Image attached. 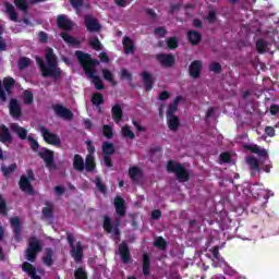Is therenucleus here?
<instances>
[{
  "instance_id": "obj_12",
  "label": "nucleus",
  "mask_w": 279,
  "mask_h": 279,
  "mask_svg": "<svg viewBox=\"0 0 279 279\" xmlns=\"http://www.w3.org/2000/svg\"><path fill=\"white\" fill-rule=\"evenodd\" d=\"M118 254L120 255L121 260L124 265H129V263H132V254L130 253V246H128V242H121L118 247Z\"/></svg>"
},
{
  "instance_id": "obj_13",
  "label": "nucleus",
  "mask_w": 279,
  "mask_h": 279,
  "mask_svg": "<svg viewBox=\"0 0 279 279\" xmlns=\"http://www.w3.org/2000/svg\"><path fill=\"white\" fill-rule=\"evenodd\" d=\"M156 60L161 64V66H166L171 69L173 64H175V57L171 53H159L156 56Z\"/></svg>"
},
{
  "instance_id": "obj_29",
  "label": "nucleus",
  "mask_w": 279,
  "mask_h": 279,
  "mask_svg": "<svg viewBox=\"0 0 279 279\" xmlns=\"http://www.w3.org/2000/svg\"><path fill=\"white\" fill-rule=\"evenodd\" d=\"M182 101V96H177L173 100V102H171L168 106L167 109V117H175V112H178V106L179 104Z\"/></svg>"
},
{
  "instance_id": "obj_23",
  "label": "nucleus",
  "mask_w": 279,
  "mask_h": 279,
  "mask_svg": "<svg viewBox=\"0 0 279 279\" xmlns=\"http://www.w3.org/2000/svg\"><path fill=\"white\" fill-rule=\"evenodd\" d=\"M22 270L31 277V279H43L36 274V267L28 262L22 264Z\"/></svg>"
},
{
  "instance_id": "obj_33",
  "label": "nucleus",
  "mask_w": 279,
  "mask_h": 279,
  "mask_svg": "<svg viewBox=\"0 0 279 279\" xmlns=\"http://www.w3.org/2000/svg\"><path fill=\"white\" fill-rule=\"evenodd\" d=\"M97 169V162L95 161V156L87 155L85 158V170L87 173H93Z\"/></svg>"
},
{
  "instance_id": "obj_63",
  "label": "nucleus",
  "mask_w": 279,
  "mask_h": 279,
  "mask_svg": "<svg viewBox=\"0 0 279 279\" xmlns=\"http://www.w3.org/2000/svg\"><path fill=\"white\" fill-rule=\"evenodd\" d=\"M206 20L208 21V23L213 24V23H217V12L216 11H209Z\"/></svg>"
},
{
  "instance_id": "obj_28",
  "label": "nucleus",
  "mask_w": 279,
  "mask_h": 279,
  "mask_svg": "<svg viewBox=\"0 0 279 279\" xmlns=\"http://www.w3.org/2000/svg\"><path fill=\"white\" fill-rule=\"evenodd\" d=\"M122 45L126 56H130V53H134V51H136V48L134 47V40L128 36L123 37Z\"/></svg>"
},
{
  "instance_id": "obj_7",
  "label": "nucleus",
  "mask_w": 279,
  "mask_h": 279,
  "mask_svg": "<svg viewBox=\"0 0 279 279\" xmlns=\"http://www.w3.org/2000/svg\"><path fill=\"white\" fill-rule=\"evenodd\" d=\"M39 158L44 160L46 169L49 171H58V165L56 163V153L49 148H43L38 153Z\"/></svg>"
},
{
  "instance_id": "obj_30",
  "label": "nucleus",
  "mask_w": 279,
  "mask_h": 279,
  "mask_svg": "<svg viewBox=\"0 0 279 279\" xmlns=\"http://www.w3.org/2000/svg\"><path fill=\"white\" fill-rule=\"evenodd\" d=\"M167 123L169 130L172 132H178L180 129V118L178 116H167Z\"/></svg>"
},
{
  "instance_id": "obj_3",
  "label": "nucleus",
  "mask_w": 279,
  "mask_h": 279,
  "mask_svg": "<svg viewBox=\"0 0 279 279\" xmlns=\"http://www.w3.org/2000/svg\"><path fill=\"white\" fill-rule=\"evenodd\" d=\"M168 173H174L179 182H189L191 180V173L184 168V166L174 160H169L167 162Z\"/></svg>"
},
{
  "instance_id": "obj_26",
  "label": "nucleus",
  "mask_w": 279,
  "mask_h": 279,
  "mask_svg": "<svg viewBox=\"0 0 279 279\" xmlns=\"http://www.w3.org/2000/svg\"><path fill=\"white\" fill-rule=\"evenodd\" d=\"M73 169L75 171H77L78 173L84 172L85 162H84V157H82V155H80V154L74 155Z\"/></svg>"
},
{
  "instance_id": "obj_6",
  "label": "nucleus",
  "mask_w": 279,
  "mask_h": 279,
  "mask_svg": "<svg viewBox=\"0 0 279 279\" xmlns=\"http://www.w3.org/2000/svg\"><path fill=\"white\" fill-rule=\"evenodd\" d=\"M16 86V80L12 76H5L2 82L0 81V101L5 104L8 95H12V88Z\"/></svg>"
},
{
  "instance_id": "obj_60",
  "label": "nucleus",
  "mask_w": 279,
  "mask_h": 279,
  "mask_svg": "<svg viewBox=\"0 0 279 279\" xmlns=\"http://www.w3.org/2000/svg\"><path fill=\"white\" fill-rule=\"evenodd\" d=\"M27 141L29 143L31 149H33V151H38V148L40 147V144H38V141H36L32 136H28Z\"/></svg>"
},
{
  "instance_id": "obj_48",
  "label": "nucleus",
  "mask_w": 279,
  "mask_h": 279,
  "mask_svg": "<svg viewBox=\"0 0 279 279\" xmlns=\"http://www.w3.org/2000/svg\"><path fill=\"white\" fill-rule=\"evenodd\" d=\"M210 215L216 219V221L221 222L226 221V217H228V211H211Z\"/></svg>"
},
{
  "instance_id": "obj_55",
  "label": "nucleus",
  "mask_w": 279,
  "mask_h": 279,
  "mask_svg": "<svg viewBox=\"0 0 279 279\" xmlns=\"http://www.w3.org/2000/svg\"><path fill=\"white\" fill-rule=\"evenodd\" d=\"M74 278L75 279H88V274L86 272V270H84L82 267H80L74 271Z\"/></svg>"
},
{
  "instance_id": "obj_31",
  "label": "nucleus",
  "mask_w": 279,
  "mask_h": 279,
  "mask_svg": "<svg viewBox=\"0 0 279 279\" xmlns=\"http://www.w3.org/2000/svg\"><path fill=\"white\" fill-rule=\"evenodd\" d=\"M244 148L252 151V154H257V156H260L262 158H267V150H265V148H260V146L256 144L245 145Z\"/></svg>"
},
{
  "instance_id": "obj_8",
  "label": "nucleus",
  "mask_w": 279,
  "mask_h": 279,
  "mask_svg": "<svg viewBox=\"0 0 279 279\" xmlns=\"http://www.w3.org/2000/svg\"><path fill=\"white\" fill-rule=\"evenodd\" d=\"M121 226V222L117 219L112 221V219L109 216H104V222L102 228L107 234H113L114 239L119 241L121 239V230L119 227Z\"/></svg>"
},
{
  "instance_id": "obj_35",
  "label": "nucleus",
  "mask_w": 279,
  "mask_h": 279,
  "mask_svg": "<svg viewBox=\"0 0 279 279\" xmlns=\"http://www.w3.org/2000/svg\"><path fill=\"white\" fill-rule=\"evenodd\" d=\"M142 173H143V171L141 170V168H138L136 166H133L129 169V177L134 184H137L138 177H141Z\"/></svg>"
},
{
  "instance_id": "obj_27",
  "label": "nucleus",
  "mask_w": 279,
  "mask_h": 279,
  "mask_svg": "<svg viewBox=\"0 0 279 279\" xmlns=\"http://www.w3.org/2000/svg\"><path fill=\"white\" fill-rule=\"evenodd\" d=\"M61 38L66 43V45H70V47H82V41H80L77 38L69 35V33H61Z\"/></svg>"
},
{
  "instance_id": "obj_37",
  "label": "nucleus",
  "mask_w": 279,
  "mask_h": 279,
  "mask_svg": "<svg viewBox=\"0 0 279 279\" xmlns=\"http://www.w3.org/2000/svg\"><path fill=\"white\" fill-rule=\"evenodd\" d=\"M114 144L110 142H104L102 143V154L104 156H112L114 154Z\"/></svg>"
},
{
  "instance_id": "obj_25",
  "label": "nucleus",
  "mask_w": 279,
  "mask_h": 279,
  "mask_svg": "<svg viewBox=\"0 0 279 279\" xmlns=\"http://www.w3.org/2000/svg\"><path fill=\"white\" fill-rule=\"evenodd\" d=\"M111 116L114 123H121V121H123V108H121L120 104H116L111 108Z\"/></svg>"
},
{
  "instance_id": "obj_57",
  "label": "nucleus",
  "mask_w": 279,
  "mask_h": 279,
  "mask_svg": "<svg viewBox=\"0 0 279 279\" xmlns=\"http://www.w3.org/2000/svg\"><path fill=\"white\" fill-rule=\"evenodd\" d=\"M95 185H96V189H98V191L100 192V193H104V194H106V184H104V182H101V178L100 177H96L95 178Z\"/></svg>"
},
{
  "instance_id": "obj_51",
  "label": "nucleus",
  "mask_w": 279,
  "mask_h": 279,
  "mask_svg": "<svg viewBox=\"0 0 279 279\" xmlns=\"http://www.w3.org/2000/svg\"><path fill=\"white\" fill-rule=\"evenodd\" d=\"M92 104L94 106H101L104 104V95L101 93H95L92 95Z\"/></svg>"
},
{
  "instance_id": "obj_14",
  "label": "nucleus",
  "mask_w": 279,
  "mask_h": 279,
  "mask_svg": "<svg viewBox=\"0 0 279 279\" xmlns=\"http://www.w3.org/2000/svg\"><path fill=\"white\" fill-rule=\"evenodd\" d=\"M203 63L199 60H194L189 66L190 77L197 80L202 75Z\"/></svg>"
},
{
  "instance_id": "obj_22",
  "label": "nucleus",
  "mask_w": 279,
  "mask_h": 279,
  "mask_svg": "<svg viewBox=\"0 0 279 279\" xmlns=\"http://www.w3.org/2000/svg\"><path fill=\"white\" fill-rule=\"evenodd\" d=\"M186 38L192 47H197L202 43V34L197 31H189Z\"/></svg>"
},
{
  "instance_id": "obj_21",
  "label": "nucleus",
  "mask_w": 279,
  "mask_h": 279,
  "mask_svg": "<svg viewBox=\"0 0 279 279\" xmlns=\"http://www.w3.org/2000/svg\"><path fill=\"white\" fill-rule=\"evenodd\" d=\"M142 269L145 278H149L150 269H151V257L149 254L144 253L142 256Z\"/></svg>"
},
{
  "instance_id": "obj_56",
  "label": "nucleus",
  "mask_w": 279,
  "mask_h": 279,
  "mask_svg": "<svg viewBox=\"0 0 279 279\" xmlns=\"http://www.w3.org/2000/svg\"><path fill=\"white\" fill-rule=\"evenodd\" d=\"M179 43L178 37H169L167 39V46L169 49H178Z\"/></svg>"
},
{
  "instance_id": "obj_34",
  "label": "nucleus",
  "mask_w": 279,
  "mask_h": 279,
  "mask_svg": "<svg viewBox=\"0 0 279 279\" xmlns=\"http://www.w3.org/2000/svg\"><path fill=\"white\" fill-rule=\"evenodd\" d=\"M5 10L7 14L9 15L10 20L14 23L19 22V14L16 13V9H14V5L10 2L5 3Z\"/></svg>"
},
{
  "instance_id": "obj_59",
  "label": "nucleus",
  "mask_w": 279,
  "mask_h": 279,
  "mask_svg": "<svg viewBox=\"0 0 279 279\" xmlns=\"http://www.w3.org/2000/svg\"><path fill=\"white\" fill-rule=\"evenodd\" d=\"M209 71L211 73H216V74H219L221 73L222 69H221V63L219 62H213L210 65H209Z\"/></svg>"
},
{
  "instance_id": "obj_15",
  "label": "nucleus",
  "mask_w": 279,
  "mask_h": 279,
  "mask_svg": "<svg viewBox=\"0 0 279 279\" xmlns=\"http://www.w3.org/2000/svg\"><path fill=\"white\" fill-rule=\"evenodd\" d=\"M142 82L146 93H149L154 88V84H156V78L154 75H151V73L144 71L142 72Z\"/></svg>"
},
{
  "instance_id": "obj_10",
  "label": "nucleus",
  "mask_w": 279,
  "mask_h": 279,
  "mask_svg": "<svg viewBox=\"0 0 279 279\" xmlns=\"http://www.w3.org/2000/svg\"><path fill=\"white\" fill-rule=\"evenodd\" d=\"M52 110L57 117L64 119L65 121H73V111L71 109L64 107L61 104L52 105Z\"/></svg>"
},
{
  "instance_id": "obj_40",
  "label": "nucleus",
  "mask_w": 279,
  "mask_h": 279,
  "mask_svg": "<svg viewBox=\"0 0 279 279\" xmlns=\"http://www.w3.org/2000/svg\"><path fill=\"white\" fill-rule=\"evenodd\" d=\"M204 221H206V219L202 216H198L196 219L190 220L189 226L192 230L195 228H202L204 226Z\"/></svg>"
},
{
  "instance_id": "obj_49",
  "label": "nucleus",
  "mask_w": 279,
  "mask_h": 279,
  "mask_svg": "<svg viewBox=\"0 0 279 279\" xmlns=\"http://www.w3.org/2000/svg\"><path fill=\"white\" fill-rule=\"evenodd\" d=\"M38 252L32 251V248H26V260H29V263H36V258H38Z\"/></svg>"
},
{
  "instance_id": "obj_47",
  "label": "nucleus",
  "mask_w": 279,
  "mask_h": 279,
  "mask_svg": "<svg viewBox=\"0 0 279 279\" xmlns=\"http://www.w3.org/2000/svg\"><path fill=\"white\" fill-rule=\"evenodd\" d=\"M120 78L121 80H126V82L130 83L131 88H134V85L132 84L134 78L132 77V74L130 73V71H128L126 69H122L121 74H120Z\"/></svg>"
},
{
  "instance_id": "obj_20",
  "label": "nucleus",
  "mask_w": 279,
  "mask_h": 279,
  "mask_svg": "<svg viewBox=\"0 0 279 279\" xmlns=\"http://www.w3.org/2000/svg\"><path fill=\"white\" fill-rule=\"evenodd\" d=\"M11 228H13V235L15 241H21L22 229H21V219L19 217L11 218Z\"/></svg>"
},
{
  "instance_id": "obj_42",
  "label": "nucleus",
  "mask_w": 279,
  "mask_h": 279,
  "mask_svg": "<svg viewBox=\"0 0 279 279\" xmlns=\"http://www.w3.org/2000/svg\"><path fill=\"white\" fill-rule=\"evenodd\" d=\"M14 4L21 12L27 13V10H29L27 0H14Z\"/></svg>"
},
{
  "instance_id": "obj_32",
  "label": "nucleus",
  "mask_w": 279,
  "mask_h": 279,
  "mask_svg": "<svg viewBox=\"0 0 279 279\" xmlns=\"http://www.w3.org/2000/svg\"><path fill=\"white\" fill-rule=\"evenodd\" d=\"M28 250H32L33 252L40 253L43 252V244L40 243V240L36 236H32L28 240Z\"/></svg>"
},
{
  "instance_id": "obj_17",
  "label": "nucleus",
  "mask_w": 279,
  "mask_h": 279,
  "mask_svg": "<svg viewBox=\"0 0 279 279\" xmlns=\"http://www.w3.org/2000/svg\"><path fill=\"white\" fill-rule=\"evenodd\" d=\"M12 133H10V129L5 124L0 125V143L3 145H12Z\"/></svg>"
},
{
  "instance_id": "obj_45",
  "label": "nucleus",
  "mask_w": 279,
  "mask_h": 279,
  "mask_svg": "<svg viewBox=\"0 0 279 279\" xmlns=\"http://www.w3.org/2000/svg\"><path fill=\"white\" fill-rule=\"evenodd\" d=\"M23 101L26 106H32L34 104V93L32 90H24L23 92Z\"/></svg>"
},
{
  "instance_id": "obj_44",
  "label": "nucleus",
  "mask_w": 279,
  "mask_h": 279,
  "mask_svg": "<svg viewBox=\"0 0 279 279\" xmlns=\"http://www.w3.org/2000/svg\"><path fill=\"white\" fill-rule=\"evenodd\" d=\"M1 171L4 175V178H10L14 171H16V163H11L9 167L8 166H2Z\"/></svg>"
},
{
  "instance_id": "obj_18",
  "label": "nucleus",
  "mask_w": 279,
  "mask_h": 279,
  "mask_svg": "<svg viewBox=\"0 0 279 279\" xmlns=\"http://www.w3.org/2000/svg\"><path fill=\"white\" fill-rule=\"evenodd\" d=\"M9 110L13 119H21L23 111L21 110V105H19V100L16 98H12L10 100Z\"/></svg>"
},
{
  "instance_id": "obj_9",
  "label": "nucleus",
  "mask_w": 279,
  "mask_h": 279,
  "mask_svg": "<svg viewBox=\"0 0 279 279\" xmlns=\"http://www.w3.org/2000/svg\"><path fill=\"white\" fill-rule=\"evenodd\" d=\"M41 136L48 145H53L54 147H58L61 145L62 141L60 140V136H58L56 133H51L47 128L40 126Z\"/></svg>"
},
{
  "instance_id": "obj_38",
  "label": "nucleus",
  "mask_w": 279,
  "mask_h": 279,
  "mask_svg": "<svg viewBox=\"0 0 279 279\" xmlns=\"http://www.w3.org/2000/svg\"><path fill=\"white\" fill-rule=\"evenodd\" d=\"M116 210H125V198L117 195L113 199Z\"/></svg>"
},
{
  "instance_id": "obj_61",
  "label": "nucleus",
  "mask_w": 279,
  "mask_h": 279,
  "mask_svg": "<svg viewBox=\"0 0 279 279\" xmlns=\"http://www.w3.org/2000/svg\"><path fill=\"white\" fill-rule=\"evenodd\" d=\"M38 40L43 45H47L49 43V35L45 31H41L38 33Z\"/></svg>"
},
{
  "instance_id": "obj_46",
  "label": "nucleus",
  "mask_w": 279,
  "mask_h": 279,
  "mask_svg": "<svg viewBox=\"0 0 279 279\" xmlns=\"http://www.w3.org/2000/svg\"><path fill=\"white\" fill-rule=\"evenodd\" d=\"M102 77L107 82H110L112 84V86H117V82L114 81V74H112V72H110V70L104 69L102 70Z\"/></svg>"
},
{
  "instance_id": "obj_58",
  "label": "nucleus",
  "mask_w": 279,
  "mask_h": 279,
  "mask_svg": "<svg viewBox=\"0 0 279 279\" xmlns=\"http://www.w3.org/2000/svg\"><path fill=\"white\" fill-rule=\"evenodd\" d=\"M89 45L92 48L95 49V51H101V41H99L98 37H94L90 41Z\"/></svg>"
},
{
  "instance_id": "obj_39",
  "label": "nucleus",
  "mask_w": 279,
  "mask_h": 279,
  "mask_svg": "<svg viewBox=\"0 0 279 279\" xmlns=\"http://www.w3.org/2000/svg\"><path fill=\"white\" fill-rule=\"evenodd\" d=\"M121 132L124 138H130L131 141H134L136 138V134H134V131H132V128H130V125L122 126Z\"/></svg>"
},
{
  "instance_id": "obj_64",
  "label": "nucleus",
  "mask_w": 279,
  "mask_h": 279,
  "mask_svg": "<svg viewBox=\"0 0 279 279\" xmlns=\"http://www.w3.org/2000/svg\"><path fill=\"white\" fill-rule=\"evenodd\" d=\"M211 279H245V278L239 277V274L235 272V274H233L232 277H230V276L223 277L221 275H217V276L211 277Z\"/></svg>"
},
{
  "instance_id": "obj_50",
  "label": "nucleus",
  "mask_w": 279,
  "mask_h": 279,
  "mask_svg": "<svg viewBox=\"0 0 279 279\" xmlns=\"http://www.w3.org/2000/svg\"><path fill=\"white\" fill-rule=\"evenodd\" d=\"M268 45L269 44L265 41V39H258L256 41V50L258 51V53H265V51H267Z\"/></svg>"
},
{
  "instance_id": "obj_19",
  "label": "nucleus",
  "mask_w": 279,
  "mask_h": 279,
  "mask_svg": "<svg viewBox=\"0 0 279 279\" xmlns=\"http://www.w3.org/2000/svg\"><path fill=\"white\" fill-rule=\"evenodd\" d=\"M57 25L59 29L71 32L73 29V22L66 17V15H59L57 17Z\"/></svg>"
},
{
  "instance_id": "obj_53",
  "label": "nucleus",
  "mask_w": 279,
  "mask_h": 279,
  "mask_svg": "<svg viewBox=\"0 0 279 279\" xmlns=\"http://www.w3.org/2000/svg\"><path fill=\"white\" fill-rule=\"evenodd\" d=\"M155 247L158 250H167V241L162 236H158L154 242Z\"/></svg>"
},
{
  "instance_id": "obj_62",
  "label": "nucleus",
  "mask_w": 279,
  "mask_h": 279,
  "mask_svg": "<svg viewBox=\"0 0 279 279\" xmlns=\"http://www.w3.org/2000/svg\"><path fill=\"white\" fill-rule=\"evenodd\" d=\"M154 34L160 38H165L167 36V28H165V26H159L155 28Z\"/></svg>"
},
{
  "instance_id": "obj_5",
  "label": "nucleus",
  "mask_w": 279,
  "mask_h": 279,
  "mask_svg": "<svg viewBox=\"0 0 279 279\" xmlns=\"http://www.w3.org/2000/svg\"><path fill=\"white\" fill-rule=\"evenodd\" d=\"M27 175L22 174L19 181L20 191L25 193L26 195H36V190H34V185L32 182L36 180V175L34 174V170L28 169L26 171Z\"/></svg>"
},
{
  "instance_id": "obj_11",
  "label": "nucleus",
  "mask_w": 279,
  "mask_h": 279,
  "mask_svg": "<svg viewBox=\"0 0 279 279\" xmlns=\"http://www.w3.org/2000/svg\"><path fill=\"white\" fill-rule=\"evenodd\" d=\"M85 27L90 34L101 32V24L93 15H86L84 17Z\"/></svg>"
},
{
  "instance_id": "obj_4",
  "label": "nucleus",
  "mask_w": 279,
  "mask_h": 279,
  "mask_svg": "<svg viewBox=\"0 0 279 279\" xmlns=\"http://www.w3.org/2000/svg\"><path fill=\"white\" fill-rule=\"evenodd\" d=\"M66 241L70 246V256H72L76 263H82V260H84V246L82 242L78 241L75 245V236L71 232H66Z\"/></svg>"
},
{
  "instance_id": "obj_36",
  "label": "nucleus",
  "mask_w": 279,
  "mask_h": 279,
  "mask_svg": "<svg viewBox=\"0 0 279 279\" xmlns=\"http://www.w3.org/2000/svg\"><path fill=\"white\" fill-rule=\"evenodd\" d=\"M246 163L248 165L251 171H256L257 173H260V162L256 157H247Z\"/></svg>"
},
{
  "instance_id": "obj_1",
  "label": "nucleus",
  "mask_w": 279,
  "mask_h": 279,
  "mask_svg": "<svg viewBox=\"0 0 279 279\" xmlns=\"http://www.w3.org/2000/svg\"><path fill=\"white\" fill-rule=\"evenodd\" d=\"M75 56L77 58L78 64H81L85 75H87L88 80H93V84L95 85L96 90H104L105 85L104 81L97 73V65H99V60L93 59L90 53H86L82 50H76Z\"/></svg>"
},
{
  "instance_id": "obj_43",
  "label": "nucleus",
  "mask_w": 279,
  "mask_h": 279,
  "mask_svg": "<svg viewBox=\"0 0 279 279\" xmlns=\"http://www.w3.org/2000/svg\"><path fill=\"white\" fill-rule=\"evenodd\" d=\"M29 64H32V59L27 57H21L17 61V66L20 71H25V69H27Z\"/></svg>"
},
{
  "instance_id": "obj_24",
  "label": "nucleus",
  "mask_w": 279,
  "mask_h": 279,
  "mask_svg": "<svg viewBox=\"0 0 279 279\" xmlns=\"http://www.w3.org/2000/svg\"><path fill=\"white\" fill-rule=\"evenodd\" d=\"M53 248L46 247L44 252V256L41 257L43 263L46 265V267H53Z\"/></svg>"
},
{
  "instance_id": "obj_16",
  "label": "nucleus",
  "mask_w": 279,
  "mask_h": 279,
  "mask_svg": "<svg viewBox=\"0 0 279 279\" xmlns=\"http://www.w3.org/2000/svg\"><path fill=\"white\" fill-rule=\"evenodd\" d=\"M10 130L13 134H16L21 141H27V138H29V136H27V129L19 125V123H11Z\"/></svg>"
},
{
  "instance_id": "obj_41",
  "label": "nucleus",
  "mask_w": 279,
  "mask_h": 279,
  "mask_svg": "<svg viewBox=\"0 0 279 279\" xmlns=\"http://www.w3.org/2000/svg\"><path fill=\"white\" fill-rule=\"evenodd\" d=\"M41 219L43 221H46L48 226H51V223L54 221L53 210H43Z\"/></svg>"
},
{
  "instance_id": "obj_2",
  "label": "nucleus",
  "mask_w": 279,
  "mask_h": 279,
  "mask_svg": "<svg viewBox=\"0 0 279 279\" xmlns=\"http://www.w3.org/2000/svg\"><path fill=\"white\" fill-rule=\"evenodd\" d=\"M46 61L47 64H45V60H43V57H36V63L38 64L43 77H53L54 82H58L60 77H62V69L58 66V57H56V53H53V48H47L46 49Z\"/></svg>"
},
{
  "instance_id": "obj_54",
  "label": "nucleus",
  "mask_w": 279,
  "mask_h": 279,
  "mask_svg": "<svg viewBox=\"0 0 279 279\" xmlns=\"http://www.w3.org/2000/svg\"><path fill=\"white\" fill-rule=\"evenodd\" d=\"M102 134L105 138H112V136H114V131L112 130V126L105 124L102 126Z\"/></svg>"
},
{
  "instance_id": "obj_52",
  "label": "nucleus",
  "mask_w": 279,
  "mask_h": 279,
  "mask_svg": "<svg viewBox=\"0 0 279 279\" xmlns=\"http://www.w3.org/2000/svg\"><path fill=\"white\" fill-rule=\"evenodd\" d=\"M259 195L263 196V201H262V208H267V202H269V191L262 189L259 190Z\"/></svg>"
}]
</instances>
